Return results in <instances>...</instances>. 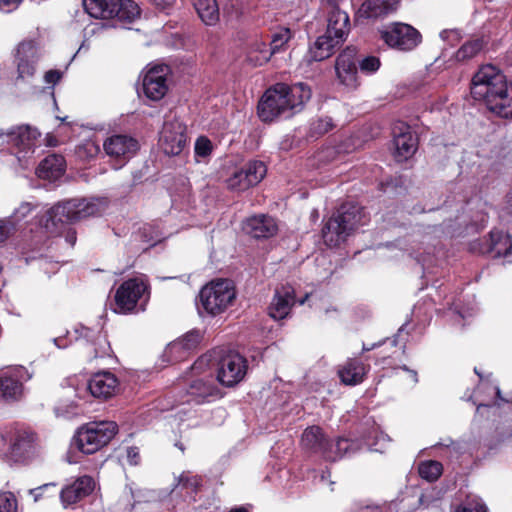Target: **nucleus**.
Segmentation results:
<instances>
[{
    "mask_svg": "<svg viewBox=\"0 0 512 512\" xmlns=\"http://www.w3.org/2000/svg\"><path fill=\"white\" fill-rule=\"evenodd\" d=\"M311 89L304 83L292 86L277 83L266 90L258 104V115L264 122L299 112L303 105L311 98Z\"/></svg>",
    "mask_w": 512,
    "mask_h": 512,
    "instance_id": "obj_1",
    "label": "nucleus"
},
{
    "mask_svg": "<svg viewBox=\"0 0 512 512\" xmlns=\"http://www.w3.org/2000/svg\"><path fill=\"white\" fill-rule=\"evenodd\" d=\"M216 366L217 380L226 387H232L243 380L247 372V361L240 354L215 348L202 355L192 366L194 373L204 372L207 367Z\"/></svg>",
    "mask_w": 512,
    "mask_h": 512,
    "instance_id": "obj_2",
    "label": "nucleus"
},
{
    "mask_svg": "<svg viewBox=\"0 0 512 512\" xmlns=\"http://www.w3.org/2000/svg\"><path fill=\"white\" fill-rule=\"evenodd\" d=\"M107 206L108 200L99 197L71 199L58 203L48 210L45 227L50 230L57 228L59 223H73L100 215Z\"/></svg>",
    "mask_w": 512,
    "mask_h": 512,
    "instance_id": "obj_3",
    "label": "nucleus"
},
{
    "mask_svg": "<svg viewBox=\"0 0 512 512\" xmlns=\"http://www.w3.org/2000/svg\"><path fill=\"white\" fill-rule=\"evenodd\" d=\"M367 223L364 210L355 204L342 205L322 229V237L329 247H336L358 227Z\"/></svg>",
    "mask_w": 512,
    "mask_h": 512,
    "instance_id": "obj_4",
    "label": "nucleus"
},
{
    "mask_svg": "<svg viewBox=\"0 0 512 512\" xmlns=\"http://www.w3.org/2000/svg\"><path fill=\"white\" fill-rule=\"evenodd\" d=\"M113 421L92 422L82 426L74 437L75 445L84 454H93L107 445L116 435Z\"/></svg>",
    "mask_w": 512,
    "mask_h": 512,
    "instance_id": "obj_5",
    "label": "nucleus"
},
{
    "mask_svg": "<svg viewBox=\"0 0 512 512\" xmlns=\"http://www.w3.org/2000/svg\"><path fill=\"white\" fill-rule=\"evenodd\" d=\"M83 6L96 19L132 22L140 16V8L133 0H83Z\"/></svg>",
    "mask_w": 512,
    "mask_h": 512,
    "instance_id": "obj_6",
    "label": "nucleus"
},
{
    "mask_svg": "<svg viewBox=\"0 0 512 512\" xmlns=\"http://www.w3.org/2000/svg\"><path fill=\"white\" fill-rule=\"evenodd\" d=\"M236 298L234 284L228 279H218L205 285L200 291L203 309L210 315H219L232 305Z\"/></svg>",
    "mask_w": 512,
    "mask_h": 512,
    "instance_id": "obj_7",
    "label": "nucleus"
},
{
    "mask_svg": "<svg viewBox=\"0 0 512 512\" xmlns=\"http://www.w3.org/2000/svg\"><path fill=\"white\" fill-rule=\"evenodd\" d=\"M149 297V286L144 276L124 281L116 290L113 311L119 314L132 313L141 300Z\"/></svg>",
    "mask_w": 512,
    "mask_h": 512,
    "instance_id": "obj_8",
    "label": "nucleus"
},
{
    "mask_svg": "<svg viewBox=\"0 0 512 512\" xmlns=\"http://www.w3.org/2000/svg\"><path fill=\"white\" fill-rule=\"evenodd\" d=\"M381 39L391 48L411 51L422 41L420 32L409 24L395 22L380 31Z\"/></svg>",
    "mask_w": 512,
    "mask_h": 512,
    "instance_id": "obj_9",
    "label": "nucleus"
},
{
    "mask_svg": "<svg viewBox=\"0 0 512 512\" xmlns=\"http://www.w3.org/2000/svg\"><path fill=\"white\" fill-rule=\"evenodd\" d=\"M187 144L186 126L172 113L165 116L159 145L166 155H179Z\"/></svg>",
    "mask_w": 512,
    "mask_h": 512,
    "instance_id": "obj_10",
    "label": "nucleus"
},
{
    "mask_svg": "<svg viewBox=\"0 0 512 512\" xmlns=\"http://www.w3.org/2000/svg\"><path fill=\"white\" fill-rule=\"evenodd\" d=\"M37 128L30 125H19L0 132V140L16 149L18 159L25 158L35 152L40 137Z\"/></svg>",
    "mask_w": 512,
    "mask_h": 512,
    "instance_id": "obj_11",
    "label": "nucleus"
},
{
    "mask_svg": "<svg viewBox=\"0 0 512 512\" xmlns=\"http://www.w3.org/2000/svg\"><path fill=\"white\" fill-rule=\"evenodd\" d=\"M41 57V50L33 40L20 42L14 53V63L17 69L16 81H27L36 73L37 63Z\"/></svg>",
    "mask_w": 512,
    "mask_h": 512,
    "instance_id": "obj_12",
    "label": "nucleus"
},
{
    "mask_svg": "<svg viewBox=\"0 0 512 512\" xmlns=\"http://www.w3.org/2000/svg\"><path fill=\"white\" fill-rule=\"evenodd\" d=\"M106 155L110 158L113 168H122L137 152L139 145L136 139L128 135H112L103 143Z\"/></svg>",
    "mask_w": 512,
    "mask_h": 512,
    "instance_id": "obj_13",
    "label": "nucleus"
},
{
    "mask_svg": "<svg viewBox=\"0 0 512 512\" xmlns=\"http://www.w3.org/2000/svg\"><path fill=\"white\" fill-rule=\"evenodd\" d=\"M267 173L264 162L252 160L233 172L226 180L227 187L233 191H245L261 182Z\"/></svg>",
    "mask_w": 512,
    "mask_h": 512,
    "instance_id": "obj_14",
    "label": "nucleus"
},
{
    "mask_svg": "<svg viewBox=\"0 0 512 512\" xmlns=\"http://www.w3.org/2000/svg\"><path fill=\"white\" fill-rule=\"evenodd\" d=\"M483 101L487 108L497 116L512 119V84L505 82L502 89L490 88L483 96H472Z\"/></svg>",
    "mask_w": 512,
    "mask_h": 512,
    "instance_id": "obj_15",
    "label": "nucleus"
},
{
    "mask_svg": "<svg viewBox=\"0 0 512 512\" xmlns=\"http://www.w3.org/2000/svg\"><path fill=\"white\" fill-rule=\"evenodd\" d=\"M170 73L169 66L155 65L149 68L142 81V89L144 95L152 100H161L168 92V75Z\"/></svg>",
    "mask_w": 512,
    "mask_h": 512,
    "instance_id": "obj_16",
    "label": "nucleus"
},
{
    "mask_svg": "<svg viewBox=\"0 0 512 512\" xmlns=\"http://www.w3.org/2000/svg\"><path fill=\"white\" fill-rule=\"evenodd\" d=\"M507 82L503 73L493 65L482 66L472 79L471 95L483 96L489 89H502L503 84Z\"/></svg>",
    "mask_w": 512,
    "mask_h": 512,
    "instance_id": "obj_17",
    "label": "nucleus"
},
{
    "mask_svg": "<svg viewBox=\"0 0 512 512\" xmlns=\"http://www.w3.org/2000/svg\"><path fill=\"white\" fill-rule=\"evenodd\" d=\"M32 375L23 366L12 368L0 376V392L6 400H18L23 394V383Z\"/></svg>",
    "mask_w": 512,
    "mask_h": 512,
    "instance_id": "obj_18",
    "label": "nucleus"
},
{
    "mask_svg": "<svg viewBox=\"0 0 512 512\" xmlns=\"http://www.w3.org/2000/svg\"><path fill=\"white\" fill-rule=\"evenodd\" d=\"M356 54V48L347 47L339 54L335 63V71L339 82L349 89L358 86Z\"/></svg>",
    "mask_w": 512,
    "mask_h": 512,
    "instance_id": "obj_19",
    "label": "nucleus"
},
{
    "mask_svg": "<svg viewBox=\"0 0 512 512\" xmlns=\"http://www.w3.org/2000/svg\"><path fill=\"white\" fill-rule=\"evenodd\" d=\"M222 397V392L212 375L194 379L187 390L186 402L202 404Z\"/></svg>",
    "mask_w": 512,
    "mask_h": 512,
    "instance_id": "obj_20",
    "label": "nucleus"
},
{
    "mask_svg": "<svg viewBox=\"0 0 512 512\" xmlns=\"http://www.w3.org/2000/svg\"><path fill=\"white\" fill-rule=\"evenodd\" d=\"M9 447L4 455L14 462H24L35 454L34 437L31 433L18 431L9 438Z\"/></svg>",
    "mask_w": 512,
    "mask_h": 512,
    "instance_id": "obj_21",
    "label": "nucleus"
},
{
    "mask_svg": "<svg viewBox=\"0 0 512 512\" xmlns=\"http://www.w3.org/2000/svg\"><path fill=\"white\" fill-rule=\"evenodd\" d=\"M94 489L95 481L92 477L87 475L78 477L60 490L61 503L64 508H68L90 495Z\"/></svg>",
    "mask_w": 512,
    "mask_h": 512,
    "instance_id": "obj_22",
    "label": "nucleus"
},
{
    "mask_svg": "<svg viewBox=\"0 0 512 512\" xmlns=\"http://www.w3.org/2000/svg\"><path fill=\"white\" fill-rule=\"evenodd\" d=\"M479 253L488 254L492 258L508 257L512 254V241L508 233L494 229L489 233L488 240L479 244Z\"/></svg>",
    "mask_w": 512,
    "mask_h": 512,
    "instance_id": "obj_23",
    "label": "nucleus"
},
{
    "mask_svg": "<svg viewBox=\"0 0 512 512\" xmlns=\"http://www.w3.org/2000/svg\"><path fill=\"white\" fill-rule=\"evenodd\" d=\"M395 158L403 161L410 158L417 149V139L411 132L410 127L400 124L394 130Z\"/></svg>",
    "mask_w": 512,
    "mask_h": 512,
    "instance_id": "obj_24",
    "label": "nucleus"
},
{
    "mask_svg": "<svg viewBox=\"0 0 512 512\" xmlns=\"http://www.w3.org/2000/svg\"><path fill=\"white\" fill-rule=\"evenodd\" d=\"M244 51L246 61L255 67L266 64L272 56V51L270 48H267L266 42L258 34H253L246 38Z\"/></svg>",
    "mask_w": 512,
    "mask_h": 512,
    "instance_id": "obj_25",
    "label": "nucleus"
},
{
    "mask_svg": "<svg viewBox=\"0 0 512 512\" xmlns=\"http://www.w3.org/2000/svg\"><path fill=\"white\" fill-rule=\"evenodd\" d=\"M295 303L294 289L289 286H282L276 289L275 295L269 306V315L275 320L284 319Z\"/></svg>",
    "mask_w": 512,
    "mask_h": 512,
    "instance_id": "obj_26",
    "label": "nucleus"
},
{
    "mask_svg": "<svg viewBox=\"0 0 512 512\" xmlns=\"http://www.w3.org/2000/svg\"><path fill=\"white\" fill-rule=\"evenodd\" d=\"M87 388L94 397L107 399L116 393L118 380L110 372H99L92 376Z\"/></svg>",
    "mask_w": 512,
    "mask_h": 512,
    "instance_id": "obj_27",
    "label": "nucleus"
},
{
    "mask_svg": "<svg viewBox=\"0 0 512 512\" xmlns=\"http://www.w3.org/2000/svg\"><path fill=\"white\" fill-rule=\"evenodd\" d=\"M243 229L254 238H268L277 232L278 226L274 218L259 215L247 219Z\"/></svg>",
    "mask_w": 512,
    "mask_h": 512,
    "instance_id": "obj_28",
    "label": "nucleus"
},
{
    "mask_svg": "<svg viewBox=\"0 0 512 512\" xmlns=\"http://www.w3.org/2000/svg\"><path fill=\"white\" fill-rule=\"evenodd\" d=\"M342 43L339 39L325 33L310 45L307 57L309 61H323L329 58L335 52L336 47Z\"/></svg>",
    "mask_w": 512,
    "mask_h": 512,
    "instance_id": "obj_29",
    "label": "nucleus"
},
{
    "mask_svg": "<svg viewBox=\"0 0 512 512\" xmlns=\"http://www.w3.org/2000/svg\"><path fill=\"white\" fill-rule=\"evenodd\" d=\"M349 30L350 21L348 14L339 8L333 7L328 14L325 33L344 42L348 36Z\"/></svg>",
    "mask_w": 512,
    "mask_h": 512,
    "instance_id": "obj_30",
    "label": "nucleus"
},
{
    "mask_svg": "<svg viewBox=\"0 0 512 512\" xmlns=\"http://www.w3.org/2000/svg\"><path fill=\"white\" fill-rule=\"evenodd\" d=\"M400 0H366L357 15L363 18H378L397 9Z\"/></svg>",
    "mask_w": 512,
    "mask_h": 512,
    "instance_id": "obj_31",
    "label": "nucleus"
},
{
    "mask_svg": "<svg viewBox=\"0 0 512 512\" xmlns=\"http://www.w3.org/2000/svg\"><path fill=\"white\" fill-rule=\"evenodd\" d=\"M64 164L65 161L62 156L56 154L49 155L41 161L36 169V174L39 178L55 181L64 174Z\"/></svg>",
    "mask_w": 512,
    "mask_h": 512,
    "instance_id": "obj_32",
    "label": "nucleus"
},
{
    "mask_svg": "<svg viewBox=\"0 0 512 512\" xmlns=\"http://www.w3.org/2000/svg\"><path fill=\"white\" fill-rule=\"evenodd\" d=\"M367 367L358 359H348L338 370L341 381L346 385H357L364 380Z\"/></svg>",
    "mask_w": 512,
    "mask_h": 512,
    "instance_id": "obj_33",
    "label": "nucleus"
},
{
    "mask_svg": "<svg viewBox=\"0 0 512 512\" xmlns=\"http://www.w3.org/2000/svg\"><path fill=\"white\" fill-rule=\"evenodd\" d=\"M361 446L358 441L339 438L334 443H328L324 452V458L327 460L335 461L343 456H350L360 450Z\"/></svg>",
    "mask_w": 512,
    "mask_h": 512,
    "instance_id": "obj_34",
    "label": "nucleus"
},
{
    "mask_svg": "<svg viewBox=\"0 0 512 512\" xmlns=\"http://www.w3.org/2000/svg\"><path fill=\"white\" fill-rule=\"evenodd\" d=\"M301 444L303 448L320 453L324 456L327 441L324 438L321 429L317 426H311L304 430L301 437Z\"/></svg>",
    "mask_w": 512,
    "mask_h": 512,
    "instance_id": "obj_35",
    "label": "nucleus"
},
{
    "mask_svg": "<svg viewBox=\"0 0 512 512\" xmlns=\"http://www.w3.org/2000/svg\"><path fill=\"white\" fill-rule=\"evenodd\" d=\"M194 6L206 25H214L219 20V7L216 0H196Z\"/></svg>",
    "mask_w": 512,
    "mask_h": 512,
    "instance_id": "obj_36",
    "label": "nucleus"
},
{
    "mask_svg": "<svg viewBox=\"0 0 512 512\" xmlns=\"http://www.w3.org/2000/svg\"><path fill=\"white\" fill-rule=\"evenodd\" d=\"M200 481L201 478L199 476L192 475L190 472H183L179 476L173 491L185 492L187 496L194 498L193 495L200 486Z\"/></svg>",
    "mask_w": 512,
    "mask_h": 512,
    "instance_id": "obj_37",
    "label": "nucleus"
},
{
    "mask_svg": "<svg viewBox=\"0 0 512 512\" xmlns=\"http://www.w3.org/2000/svg\"><path fill=\"white\" fill-rule=\"evenodd\" d=\"M292 38V32L289 28L280 27L271 36L270 50L271 54H276L282 51L286 44Z\"/></svg>",
    "mask_w": 512,
    "mask_h": 512,
    "instance_id": "obj_38",
    "label": "nucleus"
},
{
    "mask_svg": "<svg viewBox=\"0 0 512 512\" xmlns=\"http://www.w3.org/2000/svg\"><path fill=\"white\" fill-rule=\"evenodd\" d=\"M442 470V464L433 460L422 462L418 468L419 475L429 482L436 481L442 474Z\"/></svg>",
    "mask_w": 512,
    "mask_h": 512,
    "instance_id": "obj_39",
    "label": "nucleus"
},
{
    "mask_svg": "<svg viewBox=\"0 0 512 512\" xmlns=\"http://www.w3.org/2000/svg\"><path fill=\"white\" fill-rule=\"evenodd\" d=\"M483 48V41L481 39H473L463 44L456 52V59L458 61H465L476 56Z\"/></svg>",
    "mask_w": 512,
    "mask_h": 512,
    "instance_id": "obj_40",
    "label": "nucleus"
},
{
    "mask_svg": "<svg viewBox=\"0 0 512 512\" xmlns=\"http://www.w3.org/2000/svg\"><path fill=\"white\" fill-rule=\"evenodd\" d=\"M189 354L184 350V346L177 340L172 341L164 350L163 357L165 361L174 363L187 358Z\"/></svg>",
    "mask_w": 512,
    "mask_h": 512,
    "instance_id": "obj_41",
    "label": "nucleus"
},
{
    "mask_svg": "<svg viewBox=\"0 0 512 512\" xmlns=\"http://www.w3.org/2000/svg\"><path fill=\"white\" fill-rule=\"evenodd\" d=\"M176 340L184 346V350L190 355L199 346L202 334L199 330H191Z\"/></svg>",
    "mask_w": 512,
    "mask_h": 512,
    "instance_id": "obj_42",
    "label": "nucleus"
},
{
    "mask_svg": "<svg viewBox=\"0 0 512 512\" xmlns=\"http://www.w3.org/2000/svg\"><path fill=\"white\" fill-rule=\"evenodd\" d=\"M0 512H17V500L12 492L0 493Z\"/></svg>",
    "mask_w": 512,
    "mask_h": 512,
    "instance_id": "obj_43",
    "label": "nucleus"
},
{
    "mask_svg": "<svg viewBox=\"0 0 512 512\" xmlns=\"http://www.w3.org/2000/svg\"><path fill=\"white\" fill-rule=\"evenodd\" d=\"M455 512H487V509L480 499L468 498Z\"/></svg>",
    "mask_w": 512,
    "mask_h": 512,
    "instance_id": "obj_44",
    "label": "nucleus"
},
{
    "mask_svg": "<svg viewBox=\"0 0 512 512\" xmlns=\"http://www.w3.org/2000/svg\"><path fill=\"white\" fill-rule=\"evenodd\" d=\"M211 151H212V143L208 138L201 136L196 140V143H195L196 156L206 157L211 153Z\"/></svg>",
    "mask_w": 512,
    "mask_h": 512,
    "instance_id": "obj_45",
    "label": "nucleus"
},
{
    "mask_svg": "<svg viewBox=\"0 0 512 512\" xmlns=\"http://www.w3.org/2000/svg\"><path fill=\"white\" fill-rule=\"evenodd\" d=\"M360 69L365 73L376 72L380 67V60L375 56H368L360 62Z\"/></svg>",
    "mask_w": 512,
    "mask_h": 512,
    "instance_id": "obj_46",
    "label": "nucleus"
},
{
    "mask_svg": "<svg viewBox=\"0 0 512 512\" xmlns=\"http://www.w3.org/2000/svg\"><path fill=\"white\" fill-rule=\"evenodd\" d=\"M33 210V206L31 203L24 202L18 208L15 209L13 215L11 216V221L15 224L18 221L24 219L28 214Z\"/></svg>",
    "mask_w": 512,
    "mask_h": 512,
    "instance_id": "obj_47",
    "label": "nucleus"
},
{
    "mask_svg": "<svg viewBox=\"0 0 512 512\" xmlns=\"http://www.w3.org/2000/svg\"><path fill=\"white\" fill-rule=\"evenodd\" d=\"M14 231L15 226L11 220H0V243L7 240Z\"/></svg>",
    "mask_w": 512,
    "mask_h": 512,
    "instance_id": "obj_48",
    "label": "nucleus"
},
{
    "mask_svg": "<svg viewBox=\"0 0 512 512\" xmlns=\"http://www.w3.org/2000/svg\"><path fill=\"white\" fill-rule=\"evenodd\" d=\"M333 124L330 118L319 119L313 123V129L319 134H324L332 128Z\"/></svg>",
    "mask_w": 512,
    "mask_h": 512,
    "instance_id": "obj_49",
    "label": "nucleus"
},
{
    "mask_svg": "<svg viewBox=\"0 0 512 512\" xmlns=\"http://www.w3.org/2000/svg\"><path fill=\"white\" fill-rule=\"evenodd\" d=\"M55 488L56 485L54 483H48L37 488L31 489L29 493L34 497V501L36 502L42 497L44 491H47L49 489L55 490Z\"/></svg>",
    "mask_w": 512,
    "mask_h": 512,
    "instance_id": "obj_50",
    "label": "nucleus"
},
{
    "mask_svg": "<svg viewBox=\"0 0 512 512\" xmlns=\"http://www.w3.org/2000/svg\"><path fill=\"white\" fill-rule=\"evenodd\" d=\"M22 0H0V10L4 13H9L15 10Z\"/></svg>",
    "mask_w": 512,
    "mask_h": 512,
    "instance_id": "obj_51",
    "label": "nucleus"
},
{
    "mask_svg": "<svg viewBox=\"0 0 512 512\" xmlns=\"http://www.w3.org/2000/svg\"><path fill=\"white\" fill-rule=\"evenodd\" d=\"M61 72L58 70H49L44 75V80L47 84H56L61 79Z\"/></svg>",
    "mask_w": 512,
    "mask_h": 512,
    "instance_id": "obj_52",
    "label": "nucleus"
},
{
    "mask_svg": "<svg viewBox=\"0 0 512 512\" xmlns=\"http://www.w3.org/2000/svg\"><path fill=\"white\" fill-rule=\"evenodd\" d=\"M440 37L444 41H458L460 39V32L458 30H444L440 33Z\"/></svg>",
    "mask_w": 512,
    "mask_h": 512,
    "instance_id": "obj_53",
    "label": "nucleus"
},
{
    "mask_svg": "<svg viewBox=\"0 0 512 512\" xmlns=\"http://www.w3.org/2000/svg\"><path fill=\"white\" fill-rule=\"evenodd\" d=\"M139 451L136 447H129L127 449V460L131 465H137L139 462Z\"/></svg>",
    "mask_w": 512,
    "mask_h": 512,
    "instance_id": "obj_54",
    "label": "nucleus"
},
{
    "mask_svg": "<svg viewBox=\"0 0 512 512\" xmlns=\"http://www.w3.org/2000/svg\"><path fill=\"white\" fill-rule=\"evenodd\" d=\"M151 1L157 8H159L161 10L168 9V8L172 7L173 4L175 3V0H151Z\"/></svg>",
    "mask_w": 512,
    "mask_h": 512,
    "instance_id": "obj_55",
    "label": "nucleus"
},
{
    "mask_svg": "<svg viewBox=\"0 0 512 512\" xmlns=\"http://www.w3.org/2000/svg\"><path fill=\"white\" fill-rule=\"evenodd\" d=\"M83 148L87 150L90 156H93L99 151V148L97 145H95L93 142H87Z\"/></svg>",
    "mask_w": 512,
    "mask_h": 512,
    "instance_id": "obj_56",
    "label": "nucleus"
},
{
    "mask_svg": "<svg viewBox=\"0 0 512 512\" xmlns=\"http://www.w3.org/2000/svg\"><path fill=\"white\" fill-rule=\"evenodd\" d=\"M45 140H46V145L50 146V147H54L58 144L57 139L54 136L49 135V134L46 136Z\"/></svg>",
    "mask_w": 512,
    "mask_h": 512,
    "instance_id": "obj_57",
    "label": "nucleus"
},
{
    "mask_svg": "<svg viewBox=\"0 0 512 512\" xmlns=\"http://www.w3.org/2000/svg\"><path fill=\"white\" fill-rule=\"evenodd\" d=\"M403 369L410 374V378L412 379L413 383L416 384L418 382L417 372L415 370L408 369L406 366H404Z\"/></svg>",
    "mask_w": 512,
    "mask_h": 512,
    "instance_id": "obj_58",
    "label": "nucleus"
},
{
    "mask_svg": "<svg viewBox=\"0 0 512 512\" xmlns=\"http://www.w3.org/2000/svg\"><path fill=\"white\" fill-rule=\"evenodd\" d=\"M359 512H381V509L378 506H365Z\"/></svg>",
    "mask_w": 512,
    "mask_h": 512,
    "instance_id": "obj_59",
    "label": "nucleus"
},
{
    "mask_svg": "<svg viewBox=\"0 0 512 512\" xmlns=\"http://www.w3.org/2000/svg\"><path fill=\"white\" fill-rule=\"evenodd\" d=\"M505 209L509 214H512V191L507 195V205Z\"/></svg>",
    "mask_w": 512,
    "mask_h": 512,
    "instance_id": "obj_60",
    "label": "nucleus"
},
{
    "mask_svg": "<svg viewBox=\"0 0 512 512\" xmlns=\"http://www.w3.org/2000/svg\"><path fill=\"white\" fill-rule=\"evenodd\" d=\"M366 444L369 446V448L373 451L382 452L385 448L384 444H381L380 447L377 446V443L371 444L370 442H366Z\"/></svg>",
    "mask_w": 512,
    "mask_h": 512,
    "instance_id": "obj_61",
    "label": "nucleus"
},
{
    "mask_svg": "<svg viewBox=\"0 0 512 512\" xmlns=\"http://www.w3.org/2000/svg\"><path fill=\"white\" fill-rule=\"evenodd\" d=\"M53 342L55 343V345L58 348H64L66 346L65 344L62 343V339L61 338H54Z\"/></svg>",
    "mask_w": 512,
    "mask_h": 512,
    "instance_id": "obj_62",
    "label": "nucleus"
},
{
    "mask_svg": "<svg viewBox=\"0 0 512 512\" xmlns=\"http://www.w3.org/2000/svg\"><path fill=\"white\" fill-rule=\"evenodd\" d=\"M412 254L414 255L415 259L418 261V262H425V259L422 258L421 254L417 251H413Z\"/></svg>",
    "mask_w": 512,
    "mask_h": 512,
    "instance_id": "obj_63",
    "label": "nucleus"
},
{
    "mask_svg": "<svg viewBox=\"0 0 512 512\" xmlns=\"http://www.w3.org/2000/svg\"><path fill=\"white\" fill-rule=\"evenodd\" d=\"M230 512H247V510L243 507H239L231 509Z\"/></svg>",
    "mask_w": 512,
    "mask_h": 512,
    "instance_id": "obj_64",
    "label": "nucleus"
}]
</instances>
